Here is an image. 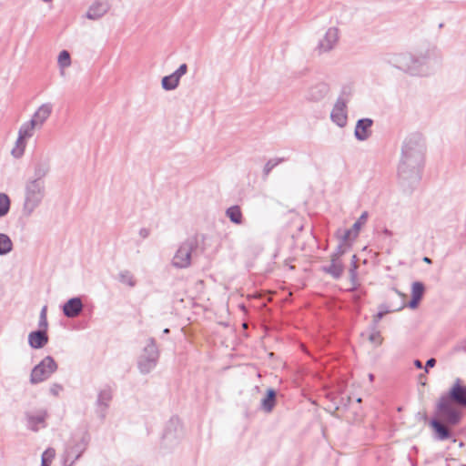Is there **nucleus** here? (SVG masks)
Segmentation results:
<instances>
[{
	"label": "nucleus",
	"mask_w": 466,
	"mask_h": 466,
	"mask_svg": "<svg viewBox=\"0 0 466 466\" xmlns=\"http://www.w3.org/2000/svg\"><path fill=\"white\" fill-rule=\"evenodd\" d=\"M425 153L426 143L421 134L411 133L403 139L397 176L400 185L405 190L411 189L420 180Z\"/></svg>",
	"instance_id": "nucleus-1"
},
{
	"label": "nucleus",
	"mask_w": 466,
	"mask_h": 466,
	"mask_svg": "<svg viewBox=\"0 0 466 466\" xmlns=\"http://www.w3.org/2000/svg\"><path fill=\"white\" fill-rule=\"evenodd\" d=\"M441 59L438 48L429 46L415 52L389 54L385 57V62L411 76L426 77L434 74Z\"/></svg>",
	"instance_id": "nucleus-2"
},
{
	"label": "nucleus",
	"mask_w": 466,
	"mask_h": 466,
	"mask_svg": "<svg viewBox=\"0 0 466 466\" xmlns=\"http://www.w3.org/2000/svg\"><path fill=\"white\" fill-rule=\"evenodd\" d=\"M454 403L466 407V386L461 384L460 379L454 381L449 395L442 396L438 403L440 416L451 425H456L461 417V413L454 407Z\"/></svg>",
	"instance_id": "nucleus-3"
},
{
	"label": "nucleus",
	"mask_w": 466,
	"mask_h": 466,
	"mask_svg": "<svg viewBox=\"0 0 466 466\" xmlns=\"http://www.w3.org/2000/svg\"><path fill=\"white\" fill-rule=\"evenodd\" d=\"M46 196V182L25 180L24 185L22 214L28 218L42 205Z\"/></svg>",
	"instance_id": "nucleus-4"
},
{
	"label": "nucleus",
	"mask_w": 466,
	"mask_h": 466,
	"mask_svg": "<svg viewBox=\"0 0 466 466\" xmlns=\"http://www.w3.org/2000/svg\"><path fill=\"white\" fill-rule=\"evenodd\" d=\"M159 359V350L156 340L149 338L146 341L140 355L137 358V369L142 374L150 373L157 364Z\"/></svg>",
	"instance_id": "nucleus-5"
},
{
	"label": "nucleus",
	"mask_w": 466,
	"mask_h": 466,
	"mask_svg": "<svg viewBox=\"0 0 466 466\" xmlns=\"http://www.w3.org/2000/svg\"><path fill=\"white\" fill-rule=\"evenodd\" d=\"M58 369V365L51 356L45 357L35 365L30 373L29 381L36 385L47 380Z\"/></svg>",
	"instance_id": "nucleus-6"
},
{
	"label": "nucleus",
	"mask_w": 466,
	"mask_h": 466,
	"mask_svg": "<svg viewBox=\"0 0 466 466\" xmlns=\"http://www.w3.org/2000/svg\"><path fill=\"white\" fill-rule=\"evenodd\" d=\"M198 243L193 238H187L183 241L176 250L171 265L176 268H187L191 265L193 252L196 250Z\"/></svg>",
	"instance_id": "nucleus-7"
},
{
	"label": "nucleus",
	"mask_w": 466,
	"mask_h": 466,
	"mask_svg": "<svg viewBox=\"0 0 466 466\" xmlns=\"http://www.w3.org/2000/svg\"><path fill=\"white\" fill-rule=\"evenodd\" d=\"M339 30L336 27H329L325 34L319 39L315 46V52L321 56L332 51L339 42Z\"/></svg>",
	"instance_id": "nucleus-8"
},
{
	"label": "nucleus",
	"mask_w": 466,
	"mask_h": 466,
	"mask_svg": "<svg viewBox=\"0 0 466 466\" xmlns=\"http://www.w3.org/2000/svg\"><path fill=\"white\" fill-rule=\"evenodd\" d=\"M182 437V427L177 419H171L165 429L163 434L164 445L172 448L177 445Z\"/></svg>",
	"instance_id": "nucleus-9"
},
{
	"label": "nucleus",
	"mask_w": 466,
	"mask_h": 466,
	"mask_svg": "<svg viewBox=\"0 0 466 466\" xmlns=\"http://www.w3.org/2000/svg\"><path fill=\"white\" fill-rule=\"evenodd\" d=\"M48 418V412L46 409H37L27 411L25 413L26 427L33 431H38L41 429L46 427V419Z\"/></svg>",
	"instance_id": "nucleus-10"
},
{
	"label": "nucleus",
	"mask_w": 466,
	"mask_h": 466,
	"mask_svg": "<svg viewBox=\"0 0 466 466\" xmlns=\"http://www.w3.org/2000/svg\"><path fill=\"white\" fill-rule=\"evenodd\" d=\"M33 175L26 180L33 182H46L45 177L51 170V163L47 157L35 158L32 164Z\"/></svg>",
	"instance_id": "nucleus-11"
},
{
	"label": "nucleus",
	"mask_w": 466,
	"mask_h": 466,
	"mask_svg": "<svg viewBox=\"0 0 466 466\" xmlns=\"http://www.w3.org/2000/svg\"><path fill=\"white\" fill-rule=\"evenodd\" d=\"M331 121L339 127H346L348 123L347 100L339 96L330 112Z\"/></svg>",
	"instance_id": "nucleus-12"
},
{
	"label": "nucleus",
	"mask_w": 466,
	"mask_h": 466,
	"mask_svg": "<svg viewBox=\"0 0 466 466\" xmlns=\"http://www.w3.org/2000/svg\"><path fill=\"white\" fill-rule=\"evenodd\" d=\"M112 399L113 393L110 388L106 387L98 391L95 405L96 413L101 420L106 418Z\"/></svg>",
	"instance_id": "nucleus-13"
},
{
	"label": "nucleus",
	"mask_w": 466,
	"mask_h": 466,
	"mask_svg": "<svg viewBox=\"0 0 466 466\" xmlns=\"http://www.w3.org/2000/svg\"><path fill=\"white\" fill-rule=\"evenodd\" d=\"M187 72V64H182L179 66V67L171 75L166 76L162 78L161 85L163 89L167 91H171L176 89L178 85L180 78L186 75Z\"/></svg>",
	"instance_id": "nucleus-14"
},
{
	"label": "nucleus",
	"mask_w": 466,
	"mask_h": 466,
	"mask_svg": "<svg viewBox=\"0 0 466 466\" xmlns=\"http://www.w3.org/2000/svg\"><path fill=\"white\" fill-rule=\"evenodd\" d=\"M329 87L326 82L318 81L312 83L307 90L306 98L309 101H319L329 93Z\"/></svg>",
	"instance_id": "nucleus-15"
},
{
	"label": "nucleus",
	"mask_w": 466,
	"mask_h": 466,
	"mask_svg": "<svg viewBox=\"0 0 466 466\" xmlns=\"http://www.w3.org/2000/svg\"><path fill=\"white\" fill-rule=\"evenodd\" d=\"M84 304L80 297L69 299L62 307V311L66 318L74 319L83 311Z\"/></svg>",
	"instance_id": "nucleus-16"
},
{
	"label": "nucleus",
	"mask_w": 466,
	"mask_h": 466,
	"mask_svg": "<svg viewBox=\"0 0 466 466\" xmlns=\"http://www.w3.org/2000/svg\"><path fill=\"white\" fill-rule=\"evenodd\" d=\"M109 9L110 5L106 0H96L89 6L86 16L90 20H98L104 16Z\"/></svg>",
	"instance_id": "nucleus-17"
},
{
	"label": "nucleus",
	"mask_w": 466,
	"mask_h": 466,
	"mask_svg": "<svg viewBox=\"0 0 466 466\" xmlns=\"http://www.w3.org/2000/svg\"><path fill=\"white\" fill-rule=\"evenodd\" d=\"M373 121L370 118H361L357 121L354 136L359 141H365L371 136Z\"/></svg>",
	"instance_id": "nucleus-18"
},
{
	"label": "nucleus",
	"mask_w": 466,
	"mask_h": 466,
	"mask_svg": "<svg viewBox=\"0 0 466 466\" xmlns=\"http://www.w3.org/2000/svg\"><path fill=\"white\" fill-rule=\"evenodd\" d=\"M53 112V105L51 103L42 104L32 116L31 120L40 129L46 121L49 118Z\"/></svg>",
	"instance_id": "nucleus-19"
},
{
	"label": "nucleus",
	"mask_w": 466,
	"mask_h": 466,
	"mask_svg": "<svg viewBox=\"0 0 466 466\" xmlns=\"http://www.w3.org/2000/svg\"><path fill=\"white\" fill-rule=\"evenodd\" d=\"M368 219V212L364 211L360 217L358 218V220L353 224L352 228L347 230H344L341 239L344 242H349L352 239H355L359 232L361 228V227L367 222Z\"/></svg>",
	"instance_id": "nucleus-20"
},
{
	"label": "nucleus",
	"mask_w": 466,
	"mask_h": 466,
	"mask_svg": "<svg viewBox=\"0 0 466 466\" xmlns=\"http://www.w3.org/2000/svg\"><path fill=\"white\" fill-rule=\"evenodd\" d=\"M47 330L38 329L31 331L28 334V344L32 349L38 350L44 348L48 342Z\"/></svg>",
	"instance_id": "nucleus-21"
},
{
	"label": "nucleus",
	"mask_w": 466,
	"mask_h": 466,
	"mask_svg": "<svg viewBox=\"0 0 466 466\" xmlns=\"http://www.w3.org/2000/svg\"><path fill=\"white\" fill-rule=\"evenodd\" d=\"M116 280L123 286L128 289H134L137 285V278L136 275L127 268L120 269L116 275Z\"/></svg>",
	"instance_id": "nucleus-22"
},
{
	"label": "nucleus",
	"mask_w": 466,
	"mask_h": 466,
	"mask_svg": "<svg viewBox=\"0 0 466 466\" xmlns=\"http://www.w3.org/2000/svg\"><path fill=\"white\" fill-rule=\"evenodd\" d=\"M322 271L330 275L333 279H339L343 274L344 266L340 259L330 258V264L323 266Z\"/></svg>",
	"instance_id": "nucleus-23"
},
{
	"label": "nucleus",
	"mask_w": 466,
	"mask_h": 466,
	"mask_svg": "<svg viewBox=\"0 0 466 466\" xmlns=\"http://www.w3.org/2000/svg\"><path fill=\"white\" fill-rule=\"evenodd\" d=\"M404 307V304L401 303L400 306H398V307H393L392 305H390V304H387V303H382L379 306V311L376 315L373 316V319H372V322H373V325L377 326L378 323L380 322V320L388 313L390 312H393V311H398V310H400L401 309H403Z\"/></svg>",
	"instance_id": "nucleus-24"
},
{
	"label": "nucleus",
	"mask_w": 466,
	"mask_h": 466,
	"mask_svg": "<svg viewBox=\"0 0 466 466\" xmlns=\"http://www.w3.org/2000/svg\"><path fill=\"white\" fill-rule=\"evenodd\" d=\"M276 404V391L268 389L266 396L261 400L260 407L265 412H271Z\"/></svg>",
	"instance_id": "nucleus-25"
},
{
	"label": "nucleus",
	"mask_w": 466,
	"mask_h": 466,
	"mask_svg": "<svg viewBox=\"0 0 466 466\" xmlns=\"http://www.w3.org/2000/svg\"><path fill=\"white\" fill-rule=\"evenodd\" d=\"M84 451L81 446H76L66 451L64 464L66 466H73L74 463L80 458Z\"/></svg>",
	"instance_id": "nucleus-26"
},
{
	"label": "nucleus",
	"mask_w": 466,
	"mask_h": 466,
	"mask_svg": "<svg viewBox=\"0 0 466 466\" xmlns=\"http://www.w3.org/2000/svg\"><path fill=\"white\" fill-rule=\"evenodd\" d=\"M226 216L229 220L237 225H241L243 222V215L238 206H231L227 208Z\"/></svg>",
	"instance_id": "nucleus-27"
},
{
	"label": "nucleus",
	"mask_w": 466,
	"mask_h": 466,
	"mask_svg": "<svg viewBox=\"0 0 466 466\" xmlns=\"http://www.w3.org/2000/svg\"><path fill=\"white\" fill-rule=\"evenodd\" d=\"M35 129H38V127L30 119L22 124L18 130V135L28 139L33 137Z\"/></svg>",
	"instance_id": "nucleus-28"
},
{
	"label": "nucleus",
	"mask_w": 466,
	"mask_h": 466,
	"mask_svg": "<svg viewBox=\"0 0 466 466\" xmlns=\"http://www.w3.org/2000/svg\"><path fill=\"white\" fill-rule=\"evenodd\" d=\"M57 64L60 69V75L62 76H65V69L71 66V57L68 51L63 50L59 53Z\"/></svg>",
	"instance_id": "nucleus-29"
},
{
	"label": "nucleus",
	"mask_w": 466,
	"mask_h": 466,
	"mask_svg": "<svg viewBox=\"0 0 466 466\" xmlns=\"http://www.w3.org/2000/svg\"><path fill=\"white\" fill-rule=\"evenodd\" d=\"M13 250V242L10 237L5 233H0V256H5Z\"/></svg>",
	"instance_id": "nucleus-30"
},
{
	"label": "nucleus",
	"mask_w": 466,
	"mask_h": 466,
	"mask_svg": "<svg viewBox=\"0 0 466 466\" xmlns=\"http://www.w3.org/2000/svg\"><path fill=\"white\" fill-rule=\"evenodd\" d=\"M431 425L433 427V429L437 432L438 439L440 441H444V440H447L450 438L449 430L444 425H442L441 422H439L436 420H432L431 421Z\"/></svg>",
	"instance_id": "nucleus-31"
},
{
	"label": "nucleus",
	"mask_w": 466,
	"mask_h": 466,
	"mask_svg": "<svg viewBox=\"0 0 466 466\" xmlns=\"http://www.w3.org/2000/svg\"><path fill=\"white\" fill-rule=\"evenodd\" d=\"M25 146L26 139L18 135L15 145L11 151L12 156L15 158L21 157L24 155Z\"/></svg>",
	"instance_id": "nucleus-32"
},
{
	"label": "nucleus",
	"mask_w": 466,
	"mask_h": 466,
	"mask_svg": "<svg viewBox=\"0 0 466 466\" xmlns=\"http://www.w3.org/2000/svg\"><path fill=\"white\" fill-rule=\"evenodd\" d=\"M11 208V199L5 193H0V218L5 217Z\"/></svg>",
	"instance_id": "nucleus-33"
},
{
	"label": "nucleus",
	"mask_w": 466,
	"mask_h": 466,
	"mask_svg": "<svg viewBox=\"0 0 466 466\" xmlns=\"http://www.w3.org/2000/svg\"><path fill=\"white\" fill-rule=\"evenodd\" d=\"M56 456V451L53 448L46 449L41 458V466H50Z\"/></svg>",
	"instance_id": "nucleus-34"
},
{
	"label": "nucleus",
	"mask_w": 466,
	"mask_h": 466,
	"mask_svg": "<svg viewBox=\"0 0 466 466\" xmlns=\"http://www.w3.org/2000/svg\"><path fill=\"white\" fill-rule=\"evenodd\" d=\"M285 161V158L284 157H276V158H271L269 159L264 166V168H263V173L264 175L267 177L268 176V174L271 172V170L277 167L278 165H279L280 163L284 162Z\"/></svg>",
	"instance_id": "nucleus-35"
},
{
	"label": "nucleus",
	"mask_w": 466,
	"mask_h": 466,
	"mask_svg": "<svg viewBox=\"0 0 466 466\" xmlns=\"http://www.w3.org/2000/svg\"><path fill=\"white\" fill-rule=\"evenodd\" d=\"M424 293V285L421 282L415 281L411 287V297L421 299Z\"/></svg>",
	"instance_id": "nucleus-36"
},
{
	"label": "nucleus",
	"mask_w": 466,
	"mask_h": 466,
	"mask_svg": "<svg viewBox=\"0 0 466 466\" xmlns=\"http://www.w3.org/2000/svg\"><path fill=\"white\" fill-rule=\"evenodd\" d=\"M47 307L44 306L41 309L40 314H39V321H38V327L40 329L47 330L48 328V321H47Z\"/></svg>",
	"instance_id": "nucleus-37"
},
{
	"label": "nucleus",
	"mask_w": 466,
	"mask_h": 466,
	"mask_svg": "<svg viewBox=\"0 0 466 466\" xmlns=\"http://www.w3.org/2000/svg\"><path fill=\"white\" fill-rule=\"evenodd\" d=\"M369 340L375 344V345H380L382 343V337L380 333V331L377 329V326L372 325L371 331L369 336Z\"/></svg>",
	"instance_id": "nucleus-38"
},
{
	"label": "nucleus",
	"mask_w": 466,
	"mask_h": 466,
	"mask_svg": "<svg viewBox=\"0 0 466 466\" xmlns=\"http://www.w3.org/2000/svg\"><path fill=\"white\" fill-rule=\"evenodd\" d=\"M349 246L347 242L342 240V243L339 244L334 253L331 254L330 258L339 259V258L346 253Z\"/></svg>",
	"instance_id": "nucleus-39"
},
{
	"label": "nucleus",
	"mask_w": 466,
	"mask_h": 466,
	"mask_svg": "<svg viewBox=\"0 0 466 466\" xmlns=\"http://www.w3.org/2000/svg\"><path fill=\"white\" fill-rule=\"evenodd\" d=\"M64 388L59 383H53L49 387V393L52 396L57 397L63 391Z\"/></svg>",
	"instance_id": "nucleus-40"
},
{
	"label": "nucleus",
	"mask_w": 466,
	"mask_h": 466,
	"mask_svg": "<svg viewBox=\"0 0 466 466\" xmlns=\"http://www.w3.org/2000/svg\"><path fill=\"white\" fill-rule=\"evenodd\" d=\"M350 278L353 284L351 289H355L357 286V267H350Z\"/></svg>",
	"instance_id": "nucleus-41"
},
{
	"label": "nucleus",
	"mask_w": 466,
	"mask_h": 466,
	"mask_svg": "<svg viewBox=\"0 0 466 466\" xmlns=\"http://www.w3.org/2000/svg\"><path fill=\"white\" fill-rule=\"evenodd\" d=\"M149 234H150V230L147 228H142L138 231V236L143 239L148 238Z\"/></svg>",
	"instance_id": "nucleus-42"
},
{
	"label": "nucleus",
	"mask_w": 466,
	"mask_h": 466,
	"mask_svg": "<svg viewBox=\"0 0 466 466\" xmlns=\"http://www.w3.org/2000/svg\"><path fill=\"white\" fill-rule=\"evenodd\" d=\"M436 364V360L431 358V359H429L427 361H426V365H425V371L428 372V370L429 368H432L434 367Z\"/></svg>",
	"instance_id": "nucleus-43"
},
{
	"label": "nucleus",
	"mask_w": 466,
	"mask_h": 466,
	"mask_svg": "<svg viewBox=\"0 0 466 466\" xmlns=\"http://www.w3.org/2000/svg\"><path fill=\"white\" fill-rule=\"evenodd\" d=\"M420 300V299L411 297V300L409 303V307L411 308V309L417 308Z\"/></svg>",
	"instance_id": "nucleus-44"
},
{
	"label": "nucleus",
	"mask_w": 466,
	"mask_h": 466,
	"mask_svg": "<svg viewBox=\"0 0 466 466\" xmlns=\"http://www.w3.org/2000/svg\"><path fill=\"white\" fill-rule=\"evenodd\" d=\"M351 267H357L358 268V265H357V256L356 255L352 256Z\"/></svg>",
	"instance_id": "nucleus-45"
},
{
	"label": "nucleus",
	"mask_w": 466,
	"mask_h": 466,
	"mask_svg": "<svg viewBox=\"0 0 466 466\" xmlns=\"http://www.w3.org/2000/svg\"><path fill=\"white\" fill-rule=\"evenodd\" d=\"M414 365H415V367H416V368H418V369H421V368H422V363H421V361H420V360H416L414 361Z\"/></svg>",
	"instance_id": "nucleus-46"
},
{
	"label": "nucleus",
	"mask_w": 466,
	"mask_h": 466,
	"mask_svg": "<svg viewBox=\"0 0 466 466\" xmlns=\"http://www.w3.org/2000/svg\"><path fill=\"white\" fill-rule=\"evenodd\" d=\"M423 261L426 262V263H431V259L429 258L428 257H424L423 258Z\"/></svg>",
	"instance_id": "nucleus-47"
},
{
	"label": "nucleus",
	"mask_w": 466,
	"mask_h": 466,
	"mask_svg": "<svg viewBox=\"0 0 466 466\" xmlns=\"http://www.w3.org/2000/svg\"><path fill=\"white\" fill-rule=\"evenodd\" d=\"M369 379H370V381H372V380H373V379H374L373 374H369Z\"/></svg>",
	"instance_id": "nucleus-48"
},
{
	"label": "nucleus",
	"mask_w": 466,
	"mask_h": 466,
	"mask_svg": "<svg viewBox=\"0 0 466 466\" xmlns=\"http://www.w3.org/2000/svg\"><path fill=\"white\" fill-rule=\"evenodd\" d=\"M163 332L166 334L169 333V329H165Z\"/></svg>",
	"instance_id": "nucleus-49"
},
{
	"label": "nucleus",
	"mask_w": 466,
	"mask_h": 466,
	"mask_svg": "<svg viewBox=\"0 0 466 466\" xmlns=\"http://www.w3.org/2000/svg\"><path fill=\"white\" fill-rule=\"evenodd\" d=\"M42 1H43V2H45V3H50V2H52L53 0H42Z\"/></svg>",
	"instance_id": "nucleus-50"
}]
</instances>
